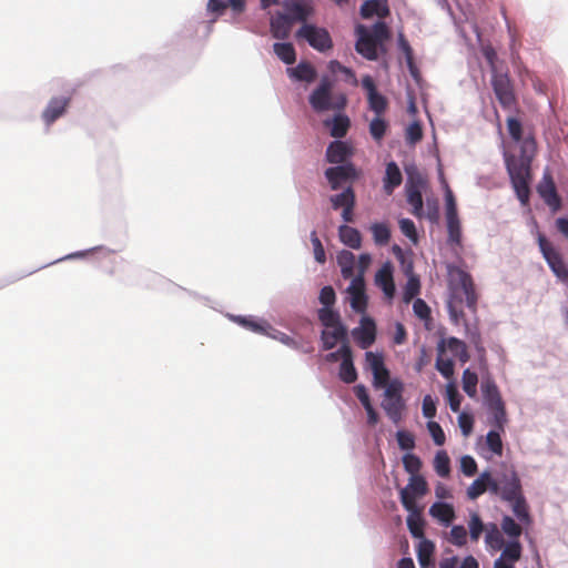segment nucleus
<instances>
[{"mask_svg": "<svg viewBox=\"0 0 568 568\" xmlns=\"http://www.w3.org/2000/svg\"><path fill=\"white\" fill-rule=\"evenodd\" d=\"M507 130L513 141L521 142L520 155H506L505 163L516 195L521 204L526 205L530 195V166L537 145L534 138L523 139V124L517 118L507 119Z\"/></svg>", "mask_w": 568, "mask_h": 568, "instance_id": "nucleus-1", "label": "nucleus"}, {"mask_svg": "<svg viewBox=\"0 0 568 568\" xmlns=\"http://www.w3.org/2000/svg\"><path fill=\"white\" fill-rule=\"evenodd\" d=\"M447 275L449 282V298L447 310L452 322L456 325L463 324L467 331L469 325L463 311L464 300L466 306L473 312L477 311V294L475 284L469 273L456 265H447Z\"/></svg>", "mask_w": 568, "mask_h": 568, "instance_id": "nucleus-2", "label": "nucleus"}, {"mask_svg": "<svg viewBox=\"0 0 568 568\" xmlns=\"http://www.w3.org/2000/svg\"><path fill=\"white\" fill-rule=\"evenodd\" d=\"M308 102L315 112L342 111L346 108L347 98L344 93L333 92V81L323 77L318 87L310 94Z\"/></svg>", "mask_w": 568, "mask_h": 568, "instance_id": "nucleus-3", "label": "nucleus"}, {"mask_svg": "<svg viewBox=\"0 0 568 568\" xmlns=\"http://www.w3.org/2000/svg\"><path fill=\"white\" fill-rule=\"evenodd\" d=\"M403 392L404 384L399 379H393L383 394L381 406L394 424H398L403 419L406 408Z\"/></svg>", "mask_w": 568, "mask_h": 568, "instance_id": "nucleus-4", "label": "nucleus"}, {"mask_svg": "<svg viewBox=\"0 0 568 568\" xmlns=\"http://www.w3.org/2000/svg\"><path fill=\"white\" fill-rule=\"evenodd\" d=\"M494 94L504 110H517L518 100L515 92L514 82L508 71L494 72L490 78Z\"/></svg>", "mask_w": 568, "mask_h": 568, "instance_id": "nucleus-5", "label": "nucleus"}, {"mask_svg": "<svg viewBox=\"0 0 568 568\" xmlns=\"http://www.w3.org/2000/svg\"><path fill=\"white\" fill-rule=\"evenodd\" d=\"M537 243L551 272L559 281L568 283V266L561 253L540 232L537 233Z\"/></svg>", "mask_w": 568, "mask_h": 568, "instance_id": "nucleus-6", "label": "nucleus"}, {"mask_svg": "<svg viewBox=\"0 0 568 568\" xmlns=\"http://www.w3.org/2000/svg\"><path fill=\"white\" fill-rule=\"evenodd\" d=\"M298 39H304L313 49L325 52L333 48L329 32L325 28L304 23L296 32Z\"/></svg>", "mask_w": 568, "mask_h": 568, "instance_id": "nucleus-7", "label": "nucleus"}, {"mask_svg": "<svg viewBox=\"0 0 568 568\" xmlns=\"http://www.w3.org/2000/svg\"><path fill=\"white\" fill-rule=\"evenodd\" d=\"M499 484L498 494L503 500H513L523 494L520 478L516 470L510 467L506 468L497 478H494Z\"/></svg>", "mask_w": 568, "mask_h": 568, "instance_id": "nucleus-8", "label": "nucleus"}, {"mask_svg": "<svg viewBox=\"0 0 568 568\" xmlns=\"http://www.w3.org/2000/svg\"><path fill=\"white\" fill-rule=\"evenodd\" d=\"M325 178L332 190H338L344 184L353 183L358 178V173L354 164L348 162L326 169Z\"/></svg>", "mask_w": 568, "mask_h": 568, "instance_id": "nucleus-9", "label": "nucleus"}, {"mask_svg": "<svg viewBox=\"0 0 568 568\" xmlns=\"http://www.w3.org/2000/svg\"><path fill=\"white\" fill-rule=\"evenodd\" d=\"M537 192L552 212H557L561 209V199L557 192L554 178L548 170L544 172L542 178L537 185Z\"/></svg>", "mask_w": 568, "mask_h": 568, "instance_id": "nucleus-10", "label": "nucleus"}, {"mask_svg": "<svg viewBox=\"0 0 568 568\" xmlns=\"http://www.w3.org/2000/svg\"><path fill=\"white\" fill-rule=\"evenodd\" d=\"M356 36H357V41L355 44L356 51L362 57H364L365 59H367L369 61L377 60V58H378L377 48L379 44L372 37L368 29L363 24H358L356 27Z\"/></svg>", "mask_w": 568, "mask_h": 568, "instance_id": "nucleus-11", "label": "nucleus"}, {"mask_svg": "<svg viewBox=\"0 0 568 568\" xmlns=\"http://www.w3.org/2000/svg\"><path fill=\"white\" fill-rule=\"evenodd\" d=\"M362 87L367 93V101L369 109L376 115H383L388 106L387 99L382 95L376 88L374 79L371 75H365L362 78Z\"/></svg>", "mask_w": 568, "mask_h": 568, "instance_id": "nucleus-12", "label": "nucleus"}, {"mask_svg": "<svg viewBox=\"0 0 568 568\" xmlns=\"http://www.w3.org/2000/svg\"><path fill=\"white\" fill-rule=\"evenodd\" d=\"M347 292L351 295L352 308L357 313L364 312L367 306V297L365 294V282L362 275H358L352 280Z\"/></svg>", "mask_w": 568, "mask_h": 568, "instance_id": "nucleus-13", "label": "nucleus"}, {"mask_svg": "<svg viewBox=\"0 0 568 568\" xmlns=\"http://www.w3.org/2000/svg\"><path fill=\"white\" fill-rule=\"evenodd\" d=\"M499 484L495 481L490 473L484 471L477 479H475L467 489V496L470 499H476L483 495L487 489L491 494H498Z\"/></svg>", "mask_w": 568, "mask_h": 568, "instance_id": "nucleus-14", "label": "nucleus"}, {"mask_svg": "<svg viewBox=\"0 0 568 568\" xmlns=\"http://www.w3.org/2000/svg\"><path fill=\"white\" fill-rule=\"evenodd\" d=\"M352 335L361 348L369 347L376 338V326L373 320L364 318L362 325L353 329Z\"/></svg>", "mask_w": 568, "mask_h": 568, "instance_id": "nucleus-15", "label": "nucleus"}, {"mask_svg": "<svg viewBox=\"0 0 568 568\" xmlns=\"http://www.w3.org/2000/svg\"><path fill=\"white\" fill-rule=\"evenodd\" d=\"M353 155V148L344 141H333L326 149V161L332 164H345Z\"/></svg>", "mask_w": 568, "mask_h": 568, "instance_id": "nucleus-16", "label": "nucleus"}, {"mask_svg": "<svg viewBox=\"0 0 568 568\" xmlns=\"http://www.w3.org/2000/svg\"><path fill=\"white\" fill-rule=\"evenodd\" d=\"M293 24L291 16L276 12L270 21L271 33L275 39L285 40L290 37Z\"/></svg>", "mask_w": 568, "mask_h": 568, "instance_id": "nucleus-17", "label": "nucleus"}, {"mask_svg": "<svg viewBox=\"0 0 568 568\" xmlns=\"http://www.w3.org/2000/svg\"><path fill=\"white\" fill-rule=\"evenodd\" d=\"M437 349L439 354H443L446 349L449 351L459 359L462 364H465L469 361V354L467 352L466 344L456 337L443 338L438 343Z\"/></svg>", "mask_w": 568, "mask_h": 568, "instance_id": "nucleus-18", "label": "nucleus"}, {"mask_svg": "<svg viewBox=\"0 0 568 568\" xmlns=\"http://www.w3.org/2000/svg\"><path fill=\"white\" fill-rule=\"evenodd\" d=\"M70 98H52L42 113L43 121L51 125L64 114L70 103Z\"/></svg>", "mask_w": 568, "mask_h": 568, "instance_id": "nucleus-19", "label": "nucleus"}, {"mask_svg": "<svg viewBox=\"0 0 568 568\" xmlns=\"http://www.w3.org/2000/svg\"><path fill=\"white\" fill-rule=\"evenodd\" d=\"M384 191L386 194H393L394 190L398 187L403 182V175L395 162L386 164L385 176H384Z\"/></svg>", "mask_w": 568, "mask_h": 568, "instance_id": "nucleus-20", "label": "nucleus"}, {"mask_svg": "<svg viewBox=\"0 0 568 568\" xmlns=\"http://www.w3.org/2000/svg\"><path fill=\"white\" fill-rule=\"evenodd\" d=\"M389 14V8L384 0H366L361 6V16L364 19H369L374 16L386 18Z\"/></svg>", "mask_w": 568, "mask_h": 568, "instance_id": "nucleus-21", "label": "nucleus"}, {"mask_svg": "<svg viewBox=\"0 0 568 568\" xmlns=\"http://www.w3.org/2000/svg\"><path fill=\"white\" fill-rule=\"evenodd\" d=\"M480 388L483 397L488 407L504 403L498 386L496 385L493 377H484L481 381Z\"/></svg>", "mask_w": 568, "mask_h": 568, "instance_id": "nucleus-22", "label": "nucleus"}, {"mask_svg": "<svg viewBox=\"0 0 568 568\" xmlns=\"http://www.w3.org/2000/svg\"><path fill=\"white\" fill-rule=\"evenodd\" d=\"M332 328V331H323L321 335L323 348L325 351L334 348L337 342H341L342 344L348 343L347 329L345 326H337Z\"/></svg>", "mask_w": 568, "mask_h": 568, "instance_id": "nucleus-23", "label": "nucleus"}, {"mask_svg": "<svg viewBox=\"0 0 568 568\" xmlns=\"http://www.w3.org/2000/svg\"><path fill=\"white\" fill-rule=\"evenodd\" d=\"M376 284L382 288L387 298H393L395 295V284L392 270L388 265L383 266L375 276Z\"/></svg>", "mask_w": 568, "mask_h": 568, "instance_id": "nucleus-24", "label": "nucleus"}, {"mask_svg": "<svg viewBox=\"0 0 568 568\" xmlns=\"http://www.w3.org/2000/svg\"><path fill=\"white\" fill-rule=\"evenodd\" d=\"M324 124L331 129L333 138L342 139L347 134L351 121L345 114H336L332 120L324 121Z\"/></svg>", "mask_w": 568, "mask_h": 568, "instance_id": "nucleus-25", "label": "nucleus"}, {"mask_svg": "<svg viewBox=\"0 0 568 568\" xmlns=\"http://www.w3.org/2000/svg\"><path fill=\"white\" fill-rule=\"evenodd\" d=\"M338 235L342 243L345 244L346 246L354 250L361 248L362 235L358 230L344 224L339 226Z\"/></svg>", "mask_w": 568, "mask_h": 568, "instance_id": "nucleus-26", "label": "nucleus"}, {"mask_svg": "<svg viewBox=\"0 0 568 568\" xmlns=\"http://www.w3.org/2000/svg\"><path fill=\"white\" fill-rule=\"evenodd\" d=\"M429 514L446 526L455 519L454 507L446 503L433 504L429 508Z\"/></svg>", "mask_w": 568, "mask_h": 568, "instance_id": "nucleus-27", "label": "nucleus"}, {"mask_svg": "<svg viewBox=\"0 0 568 568\" xmlns=\"http://www.w3.org/2000/svg\"><path fill=\"white\" fill-rule=\"evenodd\" d=\"M287 72L291 78L298 81H305L307 83L313 82L317 75L315 68L308 62H301L297 67L287 69Z\"/></svg>", "mask_w": 568, "mask_h": 568, "instance_id": "nucleus-28", "label": "nucleus"}, {"mask_svg": "<svg viewBox=\"0 0 568 568\" xmlns=\"http://www.w3.org/2000/svg\"><path fill=\"white\" fill-rule=\"evenodd\" d=\"M329 201L334 210L355 206L356 197L352 185H348L343 192L332 195Z\"/></svg>", "mask_w": 568, "mask_h": 568, "instance_id": "nucleus-29", "label": "nucleus"}, {"mask_svg": "<svg viewBox=\"0 0 568 568\" xmlns=\"http://www.w3.org/2000/svg\"><path fill=\"white\" fill-rule=\"evenodd\" d=\"M284 8L287 11V16H291L292 22H305L311 14V8L301 2L286 1Z\"/></svg>", "mask_w": 568, "mask_h": 568, "instance_id": "nucleus-30", "label": "nucleus"}, {"mask_svg": "<svg viewBox=\"0 0 568 568\" xmlns=\"http://www.w3.org/2000/svg\"><path fill=\"white\" fill-rule=\"evenodd\" d=\"M407 202L412 205L414 216L420 219L423 216V195L419 186L410 184L407 186Z\"/></svg>", "mask_w": 568, "mask_h": 568, "instance_id": "nucleus-31", "label": "nucleus"}, {"mask_svg": "<svg viewBox=\"0 0 568 568\" xmlns=\"http://www.w3.org/2000/svg\"><path fill=\"white\" fill-rule=\"evenodd\" d=\"M406 521H407V527L409 529V532L412 534V536L414 538H418V539L424 538L425 521L422 517L420 509L409 513Z\"/></svg>", "mask_w": 568, "mask_h": 568, "instance_id": "nucleus-32", "label": "nucleus"}, {"mask_svg": "<svg viewBox=\"0 0 568 568\" xmlns=\"http://www.w3.org/2000/svg\"><path fill=\"white\" fill-rule=\"evenodd\" d=\"M274 53L286 64H293L296 60L294 45L290 42H277L273 45Z\"/></svg>", "mask_w": 568, "mask_h": 568, "instance_id": "nucleus-33", "label": "nucleus"}, {"mask_svg": "<svg viewBox=\"0 0 568 568\" xmlns=\"http://www.w3.org/2000/svg\"><path fill=\"white\" fill-rule=\"evenodd\" d=\"M318 320L327 328L344 326L341 322L339 313L332 307H322L317 312Z\"/></svg>", "mask_w": 568, "mask_h": 568, "instance_id": "nucleus-34", "label": "nucleus"}, {"mask_svg": "<svg viewBox=\"0 0 568 568\" xmlns=\"http://www.w3.org/2000/svg\"><path fill=\"white\" fill-rule=\"evenodd\" d=\"M434 551V542L428 539L422 538L417 547V559L422 567H426L429 565Z\"/></svg>", "mask_w": 568, "mask_h": 568, "instance_id": "nucleus-35", "label": "nucleus"}, {"mask_svg": "<svg viewBox=\"0 0 568 568\" xmlns=\"http://www.w3.org/2000/svg\"><path fill=\"white\" fill-rule=\"evenodd\" d=\"M507 501L511 504L514 514L521 523L530 521L528 505H527L526 499L523 494H520L513 500H507Z\"/></svg>", "mask_w": 568, "mask_h": 568, "instance_id": "nucleus-36", "label": "nucleus"}, {"mask_svg": "<svg viewBox=\"0 0 568 568\" xmlns=\"http://www.w3.org/2000/svg\"><path fill=\"white\" fill-rule=\"evenodd\" d=\"M462 384L464 392L470 398H475L477 396L478 376L475 372L470 371L469 368H466L463 372Z\"/></svg>", "mask_w": 568, "mask_h": 568, "instance_id": "nucleus-37", "label": "nucleus"}, {"mask_svg": "<svg viewBox=\"0 0 568 568\" xmlns=\"http://www.w3.org/2000/svg\"><path fill=\"white\" fill-rule=\"evenodd\" d=\"M420 292V281L419 277L410 273L408 275V280L406 282V285L404 287L403 292V301L405 303H409L412 300H414Z\"/></svg>", "mask_w": 568, "mask_h": 568, "instance_id": "nucleus-38", "label": "nucleus"}, {"mask_svg": "<svg viewBox=\"0 0 568 568\" xmlns=\"http://www.w3.org/2000/svg\"><path fill=\"white\" fill-rule=\"evenodd\" d=\"M488 408L493 415L491 425L496 428V430L504 432L505 425L507 423V414H506L505 404L504 403L497 404V405L490 406Z\"/></svg>", "mask_w": 568, "mask_h": 568, "instance_id": "nucleus-39", "label": "nucleus"}, {"mask_svg": "<svg viewBox=\"0 0 568 568\" xmlns=\"http://www.w3.org/2000/svg\"><path fill=\"white\" fill-rule=\"evenodd\" d=\"M338 264L341 266L342 275L344 278H349L354 274V262L355 256L349 251H343L338 257Z\"/></svg>", "mask_w": 568, "mask_h": 568, "instance_id": "nucleus-40", "label": "nucleus"}, {"mask_svg": "<svg viewBox=\"0 0 568 568\" xmlns=\"http://www.w3.org/2000/svg\"><path fill=\"white\" fill-rule=\"evenodd\" d=\"M338 375L339 378L346 384H352L357 379V372L353 364V356L348 359L342 361Z\"/></svg>", "mask_w": 568, "mask_h": 568, "instance_id": "nucleus-41", "label": "nucleus"}, {"mask_svg": "<svg viewBox=\"0 0 568 568\" xmlns=\"http://www.w3.org/2000/svg\"><path fill=\"white\" fill-rule=\"evenodd\" d=\"M373 239L377 245H386L390 240V230L385 223H374L371 226Z\"/></svg>", "mask_w": 568, "mask_h": 568, "instance_id": "nucleus-42", "label": "nucleus"}, {"mask_svg": "<svg viewBox=\"0 0 568 568\" xmlns=\"http://www.w3.org/2000/svg\"><path fill=\"white\" fill-rule=\"evenodd\" d=\"M387 128L386 120L382 115H376L369 123V133L375 141L379 142L384 138Z\"/></svg>", "mask_w": 568, "mask_h": 568, "instance_id": "nucleus-43", "label": "nucleus"}, {"mask_svg": "<svg viewBox=\"0 0 568 568\" xmlns=\"http://www.w3.org/2000/svg\"><path fill=\"white\" fill-rule=\"evenodd\" d=\"M434 468L440 477H447L450 473V460L445 450H439L434 459Z\"/></svg>", "mask_w": 568, "mask_h": 568, "instance_id": "nucleus-44", "label": "nucleus"}, {"mask_svg": "<svg viewBox=\"0 0 568 568\" xmlns=\"http://www.w3.org/2000/svg\"><path fill=\"white\" fill-rule=\"evenodd\" d=\"M501 433L503 432L500 430L491 429L486 435V445L488 449L497 456L503 455Z\"/></svg>", "mask_w": 568, "mask_h": 568, "instance_id": "nucleus-45", "label": "nucleus"}, {"mask_svg": "<svg viewBox=\"0 0 568 568\" xmlns=\"http://www.w3.org/2000/svg\"><path fill=\"white\" fill-rule=\"evenodd\" d=\"M447 232H448V242L450 244L460 245L462 244V226L459 219H449L447 220Z\"/></svg>", "mask_w": 568, "mask_h": 568, "instance_id": "nucleus-46", "label": "nucleus"}, {"mask_svg": "<svg viewBox=\"0 0 568 568\" xmlns=\"http://www.w3.org/2000/svg\"><path fill=\"white\" fill-rule=\"evenodd\" d=\"M446 396L449 407L453 412L457 413L460 409L462 396L455 384L449 383L446 387Z\"/></svg>", "mask_w": 568, "mask_h": 568, "instance_id": "nucleus-47", "label": "nucleus"}, {"mask_svg": "<svg viewBox=\"0 0 568 568\" xmlns=\"http://www.w3.org/2000/svg\"><path fill=\"white\" fill-rule=\"evenodd\" d=\"M448 540L458 547H463L467 542V530L462 525L453 526L450 529L449 538Z\"/></svg>", "mask_w": 568, "mask_h": 568, "instance_id": "nucleus-48", "label": "nucleus"}, {"mask_svg": "<svg viewBox=\"0 0 568 568\" xmlns=\"http://www.w3.org/2000/svg\"><path fill=\"white\" fill-rule=\"evenodd\" d=\"M405 488H409V491L414 493L418 497L427 494L428 487L426 480L422 476H412L408 485Z\"/></svg>", "mask_w": 568, "mask_h": 568, "instance_id": "nucleus-49", "label": "nucleus"}, {"mask_svg": "<svg viewBox=\"0 0 568 568\" xmlns=\"http://www.w3.org/2000/svg\"><path fill=\"white\" fill-rule=\"evenodd\" d=\"M406 142L410 145H415L423 139V129L419 122H413L408 125L405 133Z\"/></svg>", "mask_w": 568, "mask_h": 568, "instance_id": "nucleus-50", "label": "nucleus"}, {"mask_svg": "<svg viewBox=\"0 0 568 568\" xmlns=\"http://www.w3.org/2000/svg\"><path fill=\"white\" fill-rule=\"evenodd\" d=\"M399 495H400L402 505L408 513L419 510V508L416 504V498L418 496L415 495L414 493L409 491V488H403L400 490Z\"/></svg>", "mask_w": 568, "mask_h": 568, "instance_id": "nucleus-51", "label": "nucleus"}, {"mask_svg": "<svg viewBox=\"0 0 568 568\" xmlns=\"http://www.w3.org/2000/svg\"><path fill=\"white\" fill-rule=\"evenodd\" d=\"M501 528L504 532L511 537L518 538L521 535V527L511 517L505 516L501 520Z\"/></svg>", "mask_w": 568, "mask_h": 568, "instance_id": "nucleus-52", "label": "nucleus"}, {"mask_svg": "<svg viewBox=\"0 0 568 568\" xmlns=\"http://www.w3.org/2000/svg\"><path fill=\"white\" fill-rule=\"evenodd\" d=\"M469 534L470 539L474 541H477L484 530V524L477 513L470 514V520H469Z\"/></svg>", "mask_w": 568, "mask_h": 568, "instance_id": "nucleus-53", "label": "nucleus"}, {"mask_svg": "<svg viewBox=\"0 0 568 568\" xmlns=\"http://www.w3.org/2000/svg\"><path fill=\"white\" fill-rule=\"evenodd\" d=\"M521 556V546L518 541H513L508 544L501 554V557L507 559L510 562H516L520 559Z\"/></svg>", "mask_w": 568, "mask_h": 568, "instance_id": "nucleus-54", "label": "nucleus"}, {"mask_svg": "<svg viewBox=\"0 0 568 568\" xmlns=\"http://www.w3.org/2000/svg\"><path fill=\"white\" fill-rule=\"evenodd\" d=\"M403 464L405 467V470L409 473L412 476H417V473L422 468V462L419 457H417L414 454H406L403 457Z\"/></svg>", "mask_w": 568, "mask_h": 568, "instance_id": "nucleus-55", "label": "nucleus"}, {"mask_svg": "<svg viewBox=\"0 0 568 568\" xmlns=\"http://www.w3.org/2000/svg\"><path fill=\"white\" fill-rule=\"evenodd\" d=\"M372 37L375 39V41L378 44H382L384 41L388 40L389 38V30L385 22L378 21L376 22L372 31H369Z\"/></svg>", "mask_w": 568, "mask_h": 568, "instance_id": "nucleus-56", "label": "nucleus"}, {"mask_svg": "<svg viewBox=\"0 0 568 568\" xmlns=\"http://www.w3.org/2000/svg\"><path fill=\"white\" fill-rule=\"evenodd\" d=\"M396 439L399 448L403 450H412L415 447V437L407 430H398Z\"/></svg>", "mask_w": 568, "mask_h": 568, "instance_id": "nucleus-57", "label": "nucleus"}, {"mask_svg": "<svg viewBox=\"0 0 568 568\" xmlns=\"http://www.w3.org/2000/svg\"><path fill=\"white\" fill-rule=\"evenodd\" d=\"M436 368L445 378H450L454 374V362L450 358H444L439 354L436 359Z\"/></svg>", "mask_w": 568, "mask_h": 568, "instance_id": "nucleus-58", "label": "nucleus"}, {"mask_svg": "<svg viewBox=\"0 0 568 568\" xmlns=\"http://www.w3.org/2000/svg\"><path fill=\"white\" fill-rule=\"evenodd\" d=\"M427 429L437 446H443L445 444L446 437L442 426L437 422H428Z\"/></svg>", "mask_w": 568, "mask_h": 568, "instance_id": "nucleus-59", "label": "nucleus"}, {"mask_svg": "<svg viewBox=\"0 0 568 568\" xmlns=\"http://www.w3.org/2000/svg\"><path fill=\"white\" fill-rule=\"evenodd\" d=\"M398 42H399V48L402 49V51L405 54L407 65H408L410 72H412V74L414 75L416 67H415V63H414L413 49L409 45L408 41L404 38L403 34L399 36Z\"/></svg>", "mask_w": 568, "mask_h": 568, "instance_id": "nucleus-60", "label": "nucleus"}, {"mask_svg": "<svg viewBox=\"0 0 568 568\" xmlns=\"http://www.w3.org/2000/svg\"><path fill=\"white\" fill-rule=\"evenodd\" d=\"M352 356H353V354H352L349 344L343 343L336 352H332L326 355V361L327 362H337L339 359L344 361V359H348Z\"/></svg>", "mask_w": 568, "mask_h": 568, "instance_id": "nucleus-61", "label": "nucleus"}, {"mask_svg": "<svg viewBox=\"0 0 568 568\" xmlns=\"http://www.w3.org/2000/svg\"><path fill=\"white\" fill-rule=\"evenodd\" d=\"M311 242L313 245L315 260L318 263L324 264L326 262V254H325L323 244H322L321 240L318 239L317 233L315 231H313L311 233Z\"/></svg>", "mask_w": 568, "mask_h": 568, "instance_id": "nucleus-62", "label": "nucleus"}, {"mask_svg": "<svg viewBox=\"0 0 568 568\" xmlns=\"http://www.w3.org/2000/svg\"><path fill=\"white\" fill-rule=\"evenodd\" d=\"M413 311L418 318L423 321L430 320V308L424 300L416 298L413 304Z\"/></svg>", "mask_w": 568, "mask_h": 568, "instance_id": "nucleus-63", "label": "nucleus"}, {"mask_svg": "<svg viewBox=\"0 0 568 568\" xmlns=\"http://www.w3.org/2000/svg\"><path fill=\"white\" fill-rule=\"evenodd\" d=\"M318 300L323 307H332L336 302V294L332 286H324L321 292Z\"/></svg>", "mask_w": 568, "mask_h": 568, "instance_id": "nucleus-64", "label": "nucleus"}]
</instances>
